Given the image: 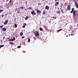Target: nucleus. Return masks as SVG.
<instances>
[{
    "label": "nucleus",
    "instance_id": "de8ad7c7",
    "mask_svg": "<svg viewBox=\"0 0 78 78\" xmlns=\"http://www.w3.org/2000/svg\"><path fill=\"white\" fill-rule=\"evenodd\" d=\"M28 39H30V38H28Z\"/></svg>",
    "mask_w": 78,
    "mask_h": 78
},
{
    "label": "nucleus",
    "instance_id": "0eeeda50",
    "mask_svg": "<svg viewBox=\"0 0 78 78\" xmlns=\"http://www.w3.org/2000/svg\"><path fill=\"white\" fill-rule=\"evenodd\" d=\"M8 20H6L4 23V25H6L8 23Z\"/></svg>",
    "mask_w": 78,
    "mask_h": 78
},
{
    "label": "nucleus",
    "instance_id": "39448f33",
    "mask_svg": "<svg viewBox=\"0 0 78 78\" xmlns=\"http://www.w3.org/2000/svg\"><path fill=\"white\" fill-rule=\"evenodd\" d=\"M45 8L46 9H47V10H48V9H49V8H50V7L47 5H46L45 7Z\"/></svg>",
    "mask_w": 78,
    "mask_h": 78
},
{
    "label": "nucleus",
    "instance_id": "aec40b11",
    "mask_svg": "<svg viewBox=\"0 0 78 78\" xmlns=\"http://www.w3.org/2000/svg\"><path fill=\"white\" fill-rule=\"evenodd\" d=\"M9 44H11L12 45H14V43H12V42H10L9 43Z\"/></svg>",
    "mask_w": 78,
    "mask_h": 78
},
{
    "label": "nucleus",
    "instance_id": "e433bc0d",
    "mask_svg": "<svg viewBox=\"0 0 78 78\" xmlns=\"http://www.w3.org/2000/svg\"><path fill=\"white\" fill-rule=\"evenodd\" d=\"M13 39H16V38H15V37H14L13 38Z\"/></svg>",
    "mask_w": 78,
    "mask_h": 78
},
{
    "label": "nucleus",
    "instance_id": "c9c22d12",
    "mask_svg": "<svg viewBox=\"0 0 78 78\" xmlns=\"http://www.w3.org/2000/svg\"><path fill=\"white\" fill-rule=\"evenodd\" d=\"M24 38H25V37H22V38L23 39H24Z\"/></svg>",
    "mask_w": 78,
    "mask_h": 78
},
{
    "label": "nucleus",
    "instance_id": "ddd939ff",
    "mask_svg": "<svg viewBox=\"0 0 78 78\" xmlns=\"http://www.w3.org/2000/svg\"><path fill=\"white\" fill-rule=\"evenodd\" d=\"M28 16H27L25 18V20H28Z\"/></svg>",
    "mask_w": 78,
    "mask_h": 78
},
{
    "label": "nucleus",
    "instance_id": "8fccbe9b",
    "mask_svg": "<svg viewBox=\"0 0 78 78\" xmlns=\"http://www.w3.org/2000/svg\"><path fill=\"white\" fill-rule=\"evenodd\" d=\"M67 10H66V11H67Z\"/></svg>",
    "mask_w": 78,
    "mask_h": 78
},
{
    "label": "nucleus",
    "instance_id": "412c9836",
    "mask_svg": "<svg viewBox=\"0 0 78 78\" xmlns=\"http://www.w3.org/2000/svg\"><path fill=\"white\" fill-rule=\"evenodd\" d=\"M17 13H20V9H19V10H18L17 11Z\"/></svg>",
    "mask_w": 78,
    "mask_h": 78
},
{
    "label": "nucleus",
    "instance_id": "6e6552de",
    "mask_svg": "<svg viewBox=\"0 0 78 78\" xmlns=\"http://www.w3.org/2000/svg\"><path fill=\"white\" fill-rule=\"evenodd\" d=\"M59 5V2H57L55 3V6H57V5Z\"/></svg>",
    "mask_w": 78,
    "mask_h": 78
},
{
    "label": "nucleus",
    "instance_id": "4468645a",
    "mask_svg": "<svg viewBox=\"0 0 78 78\" xmlns=\"http://www.w3.org/2000/svg\"><path fill=\"white\" fill-rule=\"evenodd\" d=\"M37 13H38V12H39V13H41V12L39 10H37Z\"/></svg>",
    "mask_w": 78,
    "mask_h": 78
},
{
    "label": "nucleus",
    "instance_id": "7c9ffc66",
    "mask_svg": "<svg viewBox=\"0 0 78 78\" xmlns=\"http://www.w3.org/2000/svg\"><path fill=\"white\" fill-rule=\"evenodd\" d=\"M57 13H58V14H59L60 13V11L57 12Z\"/></svg>",
    "mask_w": 78,
    "mask_h": 78
},
{
    "label": "nucleus",
    "instance_id": "b1692460",
    "mask_svg": "<svg viewBox=\"0 0 78 78\" xmlns=\"http://www.w3.org/2000/svg\"><path fill=\"white\" fill-rule=\"evenodd\" d=\"M20 35H21V36H23V33H20Z\"/></svg>",
    "mask_w": 78,
    "mask_h": 78
},
{
    "label": "nucleus",
    "instance_id": "72a5a7b5",
    "mask_svg": "<svg viewBox=\"0 0 78 78\" xmlns=\"http://www.w3.org/2000/svg\"><path fill=\"white\" fill-rule=\"evenodd\" d=\"M73 35H74V34H71V36H73Z\"/></svg>",
    "mask_w": 78,
    "mask_h": 78
},
{
    "label": "nucleus",
    "instance_id": "5701e85b",
    "mask_svg": "<svg viewBox=\"0 0 78 78\" xmlns=\"http://www.w3.org/2000/svg\"><path fill=\"white\" fill-rule=\"evenodd\" d=\"M20 47H21V46H18L17 48H20Z\"/></svg>",
    "mask_w": 78,
    "mask_h": 78
},
{
    "label": "nucleus",
    "instance_id": "473e14b6",
    "mask_svg": "<svg viewBox=\"0 0 78 78\" xmlns=\"http://www.w3.org/2000/svg\"><path fill=\"white\" fill-rule=\"evenodd\" d=\"M53 18H54V19H56V17H53Z\"/></svg>",
    "mask_w": 78,
    "mask_h": 78
},
{
    "label": "nucleus",
    "instance_id": "1a4fd4ad",
    "mask_svg": "<svg viewBox=\"0 0 78 78\" xmlns=\"http://www.w3.org/2000/svg\"><path fill=\"white\" fill-rule=\"evenodd\" d=\"M1 42L2 43H5V40L3 39L1 41Z\"/></svg>",
    "mask_w": 78,
    "mask_h": 78
},
{
    "label": "nucleus",
    "instance_id": "58836bf2",
    "mask_svg": "<svg viewBox=\"0 0 78 78\" xmlns=\"http://www.w3.org/2000/svg\"><path fill=\"white\" fill-rule=\"evenodd\" d=\"M59 0H55V1H59Z\"/></svg>",
    "mask_w": 78,
    "mask_h": 78
},
{
    "label": "nucleus",
    "instance_id": "a19ab883",
    "mask_svg": "<svg viewBox=\"0 0 78 78\" xmlns=\"http://www.w3.org/2000/svg\"><path fill=\"white\" fill-rule=\"evenodd\" d=\"M3 39H5V37H3Z\"/></svg>",
    "mask_w": 78,
    "mask_h": 78
},
{
    "label": "nucleus",
    "instance_id": "ea45409f",
    "mask_svg": "<svg viewBox=\"0 0 78 78\" xmlns=\"http://www.w3.org/2000/svg\"><path fill=\"white\" fill-rule=\"evenodd\" d=\"M73 11H72L71 12V13H73Z\"/></svg>",
    "mask_w": 78,
    "mask_h": 78
},
{
    "label": "nucleus",
    "instance_id": "dca6fc26",
    "mask_svg": "<svg viewBox=\"0 0 78 78\" xmlns=\"http://www.w3.org/2000/svg\"><path fill=\"white\" fill-rule=\"evenodd\" d=\"M40 31H43V29H42V28L41 27H40Z\"/></svg>",
    "mask_w": 78,
    "mask_h": 78
},
{
    "label": "nucleus",
    "instance_id": "f257e3e1",
    "mask_svg": "<svg viewBox=\"0 0 78 78\" xmlns=\"http://www.w3.org/2000/svg\"><path fill=\"white\" fill-rule=\"evenodd\" d=\"M34 34L35 35V36L36 37H34V38L35 39H36L37 38V36H39V32H35L34 33Z\"/></svg>",
    "mask_w": 78,
    "mask_h": 78
},
{
    "label": "nucleus",
    "instance_id": "49530a36",
    "mask_svg": "<svg viewBox=\"0 0 78 78\" xmlns=\"http://www.w3.org/2000/svg\"><path fill=\"white\" fill-rule=\"evenodd\" d=\"M7 2H8V0H7Z\"/></svg>",
    "mask_w": 78,
    "mask_h": 78
},
{
    "label": "nucleus",
    "instance_id": "a211bd4d",
    "mask_svg": "<svg viewBox=\"0 0 78 78\" xmlns=\"http://www.w3.org/2000/svg\"><path fill=\"white\" fill-rule=\"evenodd\" d=\"M32 9V8L31 7H29L28 9Z\"/></svg>",
    "mask_w": 78,
    "mask_h": 78
},
{
    "label": "nucleus",
    "instance_id": "c756f323",
    "mask_svg": "<svg viewBox=\"0 0 78 78\" xmlns=\"http://www.w3.org/2000/svg\"><path fill=\"white\" fill-rule=\"evenodd\" d=\"M23 25H27V24L26 23H24Z\"/></svg>",
    "mask_w": 78,
    "mask_h": 78
},
{
    "label": "nucleus",
    "instance_id": "2f4dec72",
    "mask_svg": "<svg viewBox=\"0 0 78 78\" xmlns=\"http://www.w3.org/2000/svg\"><path fill=\"white\" fill-rule=\"evenodd\" d=\"M11 2H12V0H10L9 2V3H11Z\"/></svg>",
    "mask_w": 78,
    "mask_h": 78
},
{
    "label": "nucleus",
    "instance_id": "393cba45",
    "mask_svg": "<svg viewBox=\"0 0 78 78\" xmlns=\"http://www.w3.org/2000/svg\"><path fill=\"white\" fill-rule=\"evenodd\" d=\"M20 8V9H23V7L22 6V7H21Z\"/></svg>",
    "mask_w": 78,
    "mask_h": 78
},
{
    "label": "nucleus",
    "instance_id": "9d476101",
    "mask_svg": "<svg viewBox=\"0 0 78 78\" xmlns=\"http://www.w3.org/2000/svg\"><path fill=\"white\" fill-rule=\"evenodd\" d=\"M62 29H60V30H57V32H59V31H62Z\"/></svg>",
    "mask_w": 78,
    "mask_h": 78
},
{
    "label": "nucleus",
    "instance_id": "423d86ee",
    "mask_svg": "<svg viewBox=\"0 0 78 78\" xmlns=\"http://www.w3.org/2000/svg\"><path fill=\"white\" fill-rule=\"evenodd\" d=\"M67 9L68 10H70V5H68Z\"/></svg>",
    "mask_w": 78,
    "mask_h": 78
},
{
    "label": "nucleus",
    "instance_id": "cd10ccee",
    "mask_svg": "<svg viewBox=\"0 0 78 78\" xmlns=\"http://www.w3.org/2000/svg\"><path fill=\"white\" fill-rule=\"evenodd\" d=\"M23 28H25V25L23 26Z\"/></svg>",
    "mask_w": 78,
    "mask_h": 78
},
{
    "label": "nucleus",
    "instance_id": "a18cd8bd",
    "mask_svg": "<svg viewBox=\"0 0 78 78\" xmlns=\"http://www.w3.org/2000/svg\"><path fill=\"white\" fill-rule=\"evenodd\" d=\"M70 34H69V36H70Z\"/></svg>",
    "mask_w": 78,
    "mask_h": 78
},
{
    "label": "nucleus",
    "instance_id": "a878e982",
    "mask_svg": "<svg viewBox=\"0 0 78 78\" xmlns=\"http://www.w3.org/2000/svg\"><path fill=\"white\" fill-rule=\"evenodd\" d=\"M74 11V8H72V11L73 12V11Z\"/></svg>",
    "mask_w": 78,
    "mask_h": 78
},
{
    "label": "nucleus",
    "instance_id": "79ce46f5",
    "mask_svg": "<svg viewBox=\"0 0 78 78\" xmlns=\"http://www.w3.org/2000/svg\"><path fill=\"white\" fill-rule=\"evenodd\" d=\"M75 17L74 16V17H73V19H75Z\"/></svg>",
    "mask_w": 78,
    "mask_h": 78
},
{
    "label": "nucleus",
    "instance_id": "37998d69",
    "mask_svg": "<svg viewBox=\"0 0 78 78\" xmlns=\"http://www.w3.org/2000/svg\"><path fill=\"white\" fill-rule=\"evenodd\" d=\"M42 1H45V0H42Z\"/></svg>",
    "mask_w": 78,
    "mask_h": 78
},
{
    "label": "nucleus",
    "instance_id": "f03ea898",
    "mask_svg": "<svg viewBox=\"0 0 78 78\" xmlns=\"http://www.w3.org/2000/svg\"><path fill=\"white\" fill-rule=\"evenodd\" d=\"M76 10H74L73 12V14L74 17H75V16H76Z\"/></svg>",
    "mask_w": 78,
    "mask_h": 78
},
{
    "label": "nucleus",
    "instance_id": "f704fd0d",
    "mask_svg": "<svg viewBox=\"0 0 78 78\" xmlns=\"http://www.w3.org/2000/svg\"><path fill=\"white\" fill-rule=\"evenodd\" d=\"M45 12H43V13L44 14H45Z\"/></svg>",
    "mask_w": 78,
    "mask_h": 78
},
{
    "label": "nucleus",
    "instance_id": "4c0bfd02",
    "mask_svg": "<svg viewBox=\"0 0 78 78\" xmlns=\"http://www.w3.org/2000/svg\"><path fill=\"white\" fill-rule=\"evenodd\" d=\"M3 16H4V15H3V14H2V17H3Z\"/></svg>",
    "mask_w": 78,
    "mask_h": 78
},
{
    "label": "nucleus",
    "instance_id": "20e7f679",
    "mask_svg": "<svg viewBox=\"0 0 78 78\" xmlns=\"http://www.w3.org/2000/svg\"><path fill=\"white\" fill-rule=\"evenodd\" d=\"M75 5L76 7L77 8H78V3H77V2H76L75 3Z\"/></svg>",
    "mask_w": 78,
    "mask_h": 78
},
{
    "label": "nucleus",
    "instance_id": "bb28decb",
    "mask_svg": "<svg viewBox=\"0 0 78 78\" xmlns=\"http://www.w3.org/2000/svg\"><path fill=\"white\" fill-rule=\"evenodd\" d=\"M3 26H0V27L1 28H3Z\"/></svg>",
    "mask_w": 78,
    "mask_h": 78
},
{
    "label": "nucleus",
    "instance_id": "4be33fe9",
    "mask_svg": "<svg viewBox=\"0 0 78 78\" xmlns=\"http://www.w3.org/2000/svg\"><path fill=\"white\" fill-rule=\"evenodd\" d=\"M2 12H3V10H1L0 9V13H1Z\"/></svg>",
    "mask_w": 78,
    "mask_h": 78
},
{
    "label": "nucleus",
    "instance_id": "c03bdc74",
    "mask_svg": "<svg viewBox=\"0 0 78 78\" xmlns=\"http://www.w3.org/2000/svg\"><path fill=\"white\" fill-rule=\"evenodd\" d=\"M66 36V37H68V35H67Z\"/></svg>",
    "mask_w": 78,
    "mask_h": 78
},
{
    "label": "nucleus",
    "instance_id": "c85d7f7f",
    "mask_svg": "<svg viewBox=\"0 0 78 78\" xmlns=\"http://www.w3.org/2000/svg\"><path fill=\"white\" fill-rule=\"evenodd\" d=\"M28 42H30V39H28Z\"/></svg>",
    "mask_w": 78,
    "mask_h": 78
},
{
    "label": "nucleus",
    "instance_id": "09e8293b",
    "mask_svg": "<svg viewBox=\"0 0 78 78\" xmlns=\"http://www.w3.org/2000/svg\"><path fill=\"white\" fill-rule=\"evenodd\" d=\"M11 39H12V38Z\"/></svg>",
    "mask_w": 78,
    "mask_h": 78
},
{
    "label": "nucleus",
    "instance_id": "9b49d317",
    "mask_svg": "<svg viewBox=\"0 0 78 78\" xmlns=\"http://www.w3.org/2000/svg\"><path fill=\"white\" fill-rule=\"evenodd\" d=\"M15 39H10L9 40V41H15Z\"/></svg>",
    "mask_w": 78,
    "mask_h": 78
},
{
    "label": "nucleus",
    "instance_id": "7ed1b4c3",
    "mask_svg": "<svg viewBox=\"0 0 78 78\" xmlns=\"http://www.w3.org/2000/svg\"><path fill=\"white\" fill-rule=\"evenodd\" d=\"M31 14H32V15H36V13H35L34 11H32L31 12Z\"/></svg>",
    "mask_w": 78,
    "mask_h": 78
},
{
    "label": "nucleus",
    "instance_id": "6ab92c4d",
    "mask_svg": "<svg viewBox=\"0 0 78 78\" xmlns=\"http://www.w3.org/2000/svg\"><path fill=\"white\" fill-rule=\"evenodd\" d=\"M15 28H17V25L16 24H15Z\"/></svg>",
    "mask_w": 78,
    "mask_h": 78
},
{
    "label": "nucleus",
    "instance_id": "f3484780",
    "mask_svg": "<svg viewBox=\"0 0 78 78\" xmlns=\"http://www.w3.org/2000/svg\"><path fill=\"white\" fill-rule=\"evenodd\" d=\"M62 14H64V11H63V9H62L61 10Z\"/></svg>",
    "mask_w": 78,
    "mask_h": 78
},
{
    "label": "nucleus",
    "instance_id": "f8f14e48",
    "mask_svg": "<svg viewBox=\"0 0 78 78\" xmlns=\"http://www.w3.org/2000/svg\"><path fill=\"white\" fill-rule=\"evenodd\" d=\"M6 28H2L3 31H6Z\"/></svg>",
    "mask_w": 78,
    "mask_h": 78
},
{
    "label": "nucleus",
    "instance_id": "2eb2a0df",
    "mask_svg": "<svg viewBox=\"0 0 78 78\" xmlns=\"http://www.w3.org/2000/svg\"><path fill=\"white\" fill-rule=\"evenodd\" d=\"M4 47V45H0V48H2V47Z\"/></svg>",
    "mask_w": 78,
    "mask_h": 78
}]
</instances>
